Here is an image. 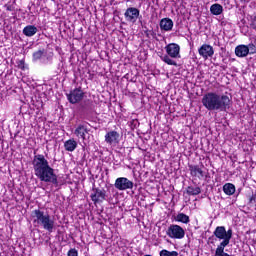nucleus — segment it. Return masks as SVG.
Segmentation results:
<instances>
[{"instance_id": "obj_1", "label": "nucleus", "mask_w": 256, "mask_h": 256, "mask_svg": "<svg viewBox=\"0 0 256 256\" xmlns=\"http://www.w3.org/2000/svg\"><path fill=\"white\" fill-rule=\"evenodd\" d=\"M32 166L34 175L43 183H51L52 185H59L55 169L49 165V160L43 154H35L32 159Z\"/></svg>"}, {"instance_id": "obj_2", "label": "nucleus", "mask_w": 256, "mask_h": 256, "mask_svg": "<svg viewBox=\"0 0 256 256\" xmlns=\"http://www.w3.org/2000/svg\"><path fill=\"white\" fill-rule=\"evenodd\" d=\"M231 96L208 92L202 97V105L207 111H227L231 108Z\"/></svg>"}, {"instance_id": "obj_3", "label": "nucleus", "mask_w": 256, "mask_h": 256, "mask_svg": "<svg viewBox=\"0 0 256 256\" xmlns=\"http://www.w3.org/2000/svg\"><path fill=\"white\" fill-rule=\"evenodd\" d=\"M213 235L219 241H222L216 248L215 256H231L228 253H225V247L231 243V239L233 237V230L225 229V226H217L213 232Z\"/></svg>"}, {"instance_id": "obj_4", "label": "nucleus", "mask_w": 256, "mask_h": 256, "mask_svg": "<svg viewBox=\"0 0 256 256\" xmlns=\"http://www.w3.org/2000/svg\"><path fill=\"white\" fill-rule=\"evenodd\" d=\"M32 217L34 223L44 228L48 233H53V229H55V218L39 209L32 211Z\"/></svg>"}, {"instance_id": "obj_5", "label": "nucleus", "mask_w": 256, "mask_h": 256, "mask_svg": "<svg viewBox=\"0 0 256 256\" xmlns=\"http://www.w3.org/2000/svg\"><path fill=\"white\" fill-rule=\"evenodd\" d=\"M167 55L161 56L160 59L167 65L177 67V62L173 59H181V46L177 43H170L165 46Z\"/></svg>"}, {"instance_id": "obj_6", "label": "nucleus", "mask_w": 256, "mask_h": 256, "mask_svg": "<svg viewBox=\"0 0 256 256\" xmlns=\"http://www.w3.org/2000/svg\"><path fill=\"white\" fill-rule=\"evenodd\" d=\"M66 97L72 105H77V103H80L83 101L85 97V92L79 88H75L74 90L70 91L69 93L66 94Z\"/></svg>"}, {"instance_id": "obj_7", "label": "nucleus", "mask_w": 256, "mask_h": 256, "mask_svg": "<svg viewBox=\"0 0 256 256\" xmlns=\"http://www.w3.org/2000/svg\"><path fill=\"white\" fill-rule=\"evenodd\" d=\"M166 234L170 239H183V237H185V229L177 224H171L168 227Z\"/></svg>"}, {"instance_id": "obj_8", "label": "nucleus", "mask_w": 256, "mask_h": 256, "mask_svg": "<svg viewBox=\"0 0 256 256\" xmlns=\"http://www.w3.org/2000/svg\"><path fill=\"white\" fill-rule=\"evenodd\" d=\"M90 199L93 201L94 205L103 203L107 199V191L101 188H93Z\"/></svg>"}, {"instance_id": "obj_9", "label": "nucleus", "mask_w": 256, "mask_h": 256, "mask_svg": "<svg viewBox=\"0 0 256 256\" xmlns=\"http://www.w3.org/2000/svg\"><path fill=\"white\" fill-rule=\"evenodd\" d=\"M114 187L118 191H127V189H133V181L125 177H120L115 180Z\"/></svg>"}, {"instance_id": "obj_10", "label": "nucleus", "mask_w": 256, "mask_h": 256, "mask_svg": "<svg viewBox=\"0 0 256 256\" xmlns=\"http://www.w3.org/2000/svg\"><path fill=\"white\" fill-rule=\"evenodd\" d=\"M139 15H141V12L135 7H129L124 13V17L128 23H137Z\"/></svg>"}, {"instance_id": "obj_11", "label": "nucleus", "mask_w": 256, "mask_h": 256, "mask_svg": "<svg viewBox=\"0 0 256 256\" xmlns=\"http://www.w3.org/2000/svg\"><path fill=\"white\" fill-rule=\"evenodd\" d=\"M198 53L200 57L204 58L205 61L209 59V57H213L215 55V50L213 49V46L209 44H203L199 49Z\"/></svg>"}, {"instance_id": "obj_12", "label": "nucleus", "mask_w": 256, "mask_h": 256, "mask_svg": "<svg viewBox=\"0 0 256 256\" xmlns=\"http://www.w3.org/2000/svg\"><path fill=\"white\" fill-rule=\"evenodd\" d=\"M87 133H89V129L85 124H79L74 130V135H76L78 139H82L83 141H85Z\"/></svg>"}, {"instance_id": "obj_13", "label": "nucleus", "mask_w": 256, "mask_h": 256, "mask_svg": "<svg viewBox=\"0 0 256 256\" xmlns=\"http://www.w3.org/2000/svg\"><path fill=\"white\" fill-rule=\"evenodd\" d=\"M188 167L192 177H196L197 179H203L205 177V173L199 165H189Z\"/></svg>"}, {"instance_id": "obj_14", "label": "nucleus", "mask_w": 256, "mask_h": 256, "mask_svg": "<svg viewBox=\"0 0 256 256\" xmlns=\"http://www.w3.org/2000/svg\"><path fill=\"white\" fill-rule=\"evenodd\" d=\"M105 141L109 145H117L119 143V134L117 131H110L105 135Z\"/></svg>"}, {"instance_id": "obj_15", "label": "nucleus", "mask_w": 256, "mask_h": 256, "mask_svg": "<svg viewBox=\"0 0 256 256\" xmlns=\"http://www.w3.org/2000/svg\"><path fill=\"white\" fill-rule=\"evenodd\" d=\"M39 29L35 25H27L23 28L22 33L25 37H33L37 35Z\"/></svg>"}, {"instance_id": "obj_16", "label": "nucleus", "mask_w": 256, "mask_h": 256, "mask_svg": "<svg viewBox=\"0 0 256 256\" xmlns=\"http://www.w3.org/2000/svg\"><path fill=\"white\" fill-rule=\"evenodd\" d=\"M161 31H172L173 29V20L171 18H163L160 21Z\"/></svg>"}, {"instance_id": "obj_17", "label": "nucleus", "mask_w": 256, "mask_h": 256, "mask_svg": "<svg viewBox=\"0 0 256 256\" xmlns=\"http://www.w3.org/2000/svg\"><path fill=\"white\" fill-rule=\"evenodd\" d=\"M236 57H247L249 55V48L247 45H238L235 48Z\"/></svg>"}, {"instance_id": "obj_18", "label": "nucleus", "mask_w": 256, "mask_h": 256, "mask_svg": "<svg viewBox=\"0 0 256 256\" xmlns=\"http://www.w3.org/2000/svg\"><path fill=\"white\" fill-rule=\"evenodd\" d=\"M91 105H93V101H91L90 99H86L84 101L82 100L81 102H79V109L81 113H87V111L91 109Z\"/></svg>"}, {"instance_id": "obj_19", "label": "nucleus", "mask_w": 256, "mask_h": 256, "mask_svg": "<svg viewBox=\"0 0 256 256\" xmlns=\"http://www.w3.org/2000/svg\"><path fill=\"white\" fill-rule=\"evenodd\" d=\"M64 147L66 151L73 153L77 149V141L75 139H69L64 143Z\"/></svg>"}, {"instance_id": "obj_20", "label": "nucleus", "mask_w": 256, "mask_h": 256, "mask_svg": "<svg viewBox=\"0 0 256 256\" xmlns=\"http://www.w3.org/2000/svg\"><path fill=\"white\" fill-rule=\"evenodd\" d=\"M223 192L225 193V195H234L235 194V185L232 183H226L223 186Z\"/></svg>"}, {"instance_id": "obj_21", "label": "nucleus", "mask_w": 256, "mask_h": 256, "mask_svg": "<svg viewBox=\"0 0 256 256\" xmlns=\"http://www.w3.org/2000/svg\"><path fill=\"white\" fill-rule=\"evenodd\" d=\"M210 13H212V15H221V13H223V6L221 4H213L210 7Z\"/></svg>"}, {"instance_id": "obj_22", "label": "nucleus", "mask_w": 256, "mask_h": 256, "mask_svg": "<svg viewBox=\"0 0 256 256\" xmlns=\"http://www.w3.org/2000/svg\"><path fill=\"white\" fill-rule=\"evenodd\" d=\"M186 193H187V195H192V196L200 195L201 187H199V186H196V187L188 186L186 188Z\"/></svg>"}, {"instance_id": "obj_23", "label": "nucleus", "mask_w": 256, "mask_h": 256, "mask_svg": "<svg viewBox=\"0 0 256 256\" xmlns=\"http://www.w3.org/2000/svg\"><path fill=\"white\" fill-rule=\"evenodd\" d=\"M175 221H178L179 223H189V221H191L189 219V216L184 214V213H179L178 215H176L175 217Z\"/></svg>"}, {"instance_id": "obj_24", "label": "nucleus", "mask_w": 256, "mask_h": 256, "mask_svg": "<svg viewBox=\"0 0 256 256\" xmlns=\"http://www.w3.org/2000/svg\"><path fill=\"white\" fill-rule=\"evenodd\" d=\"M45 53V50H38L36 52L33 53V60L34 61H39V59H41V57H43Z\"/></svg>"}, {"instance_id": "obj_25", "label": "nucleus", "mask_w": 256, "mask_h": 256, "mask_svg": "<svg viewBox=\"0 0 256 256\" xmlns=\"http://www.w3.org/2000/svg\"><path fill=\"white\" fill-rule=\"evenodd\" d=\"M248 48V54L250 53V55H254V53H256V46L255 44L251 43L248 46H246Z\"/></svg>"}, {"instance_id": "obj_26", "label": "nucleus", "mask_w": 256, "mask_h": 256, "mask_svg": "<svg viewBox=\"0 0 256 256\" xmlns=\"http://www.w3.org/2000/svg\"><path fill=\"white\" fill-rule=\"evenodd\" d=\"M17 67H18V69L25 71V69H27V66H25V60H18Z\"/></svg>"}, {"instance_id": "obj_27", "label": "nucleus", "mask_w": 256, "mask_h": 256, "mask_svg": "<svg viewBox=\"0 0 256 256\" xmlns=\"http://www.w3.org/2000/svg\"><path fill=\"white\" fill-rule=\"evenodd\" d=\"M67 256H79V252L77 251V249L72 248L68 251Z\"/></svg>"}, {"instance_id": "obj_28", "label": "nucleus", "mask_w": 256, "mask_h": 256, "mask_svg": "<svg viewBox=\"0 0 256 256\" xmlns=\"http://www.w3.org/2000/svg\"><path fill=\"white\" fill-rule=\"evenodd\" d=\"M168 256H179V252H177V251H168Z\"/></svg>"}, {"instance_id": "obj_29", "label": "nucleus", "mask_w": 256, "mask_h": 256, "mask_svg": "<svg viewBox=\"0 0 256 256\" xmlns=\"http://www.w3.org/2000/svg\"><path fill=\"white\" fill-rule=\"evenodd\" d=\"M160 256H169V250H162L160 251Z\"/></svg>"}, {"instance_id": "obj_30", "label": "nucleus", "mask_w": 256, "mask_h": 256, "mask_svg": "<svg viewBox=\"0 0 256 256\" xmlns=\"http://www.w3.org/2000/svg\"><path fill=\"white\" fill-rule=\"evenodd\" d=\"M250 203H255L256 201V194H252L249 199Z\"/></svg>"}, {"instance_id": "obj_31", "label": "nucleus", "mask_w": 256, "mask_h": 256, "mask_svg": "<svg viewBox=\"0 0 256 256\" xmlns=\"http://www.w3.org/2000/svg\"><path fill=\"white\" fill-rule=\"evenodd\" d=\"M6 9H7L8 11H13V10H14V8H13L12 5H6Z\"/></svg>"}, {"instance_id": "obj_32", "label": "nucleus", "mask_w": 256, "mask_h": 256, "mask_svg": "<svg viewBox=\"0 0 256 256\" xmlns=\"http://www.w3.org/2000/svg\"><path fill=\"white\" fill-rule=\"evenodd\" d=\"M149 35H153V31H146V36L149 37Z\"/></svg>"}, {"instance_id": "obj_33", "label": "nucleus", "mask_w": 256, "mask_h": 256, "mask_svg": "<svg viewBox=\"0 0 256 256\" xmlns=\"http://www.w3.org/2000/svg\"><path fill=\"white\" fill-rule=\"evenodd\" d=\"M133 123H137V121L134 120Z\"/></svg>"}]
</instances>
